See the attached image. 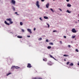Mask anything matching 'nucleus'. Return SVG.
I'll use <instances>...</instances> for the list:
<instances>
[{"mask_svg": "<svg viewBox=\"0 0 79 79\" xmlns=\"http://www.w3.org/2000/svg\"><path fill=\"white\" fill-rule=\"evenodd\" d=\"M15 14H16V15H19V14H18L17 12H15Z\"/></svg>", "mask_w": 79, "mask_h": 79, "instance_id": "obj_26", "label": "nucleus"}, {"mask_svg": "<svg viewBox=\"0 0 79 79\" xmlns=\"http://www.w3.org/2000/svg\"><path fill=\"white\" fill-rule=\"evenodd\" d=\"M48 6H49V3H48V4L46 5V7L47 8H48Z\"/></svg>", "mask_w": 79, "mask_h": 79, "instance_id": "obj_9", "label": "nucleus"}, {"mask_svg": "<svg viewBox=\"0 0 79 79\" xmlns=\"http://www.w3.org/2000/svg\"><path fill=\"white\" fill-rule=\"evenodd\" d=\"M53 0V1H55V0Z\"/></svg>", "mask_w": 79, "mask_h": 79, "instance_id": "obj_47", "label": "nucleus"}, {"mask_svg": "<svg viewBox=\"0 0 79 79\" xmlns=\"http://www.w3.org/2000/svg\"><path fill=\"white\" fill-rule=\"evenodd\" d=\"M67 2H69V0H66Z\"/></svg>", "mask_w": 79, "mask_h": 79, "instance_id": "obj_40", "label": "nucleus"}, {"mask_svg": "<svg viewBox=\"0 0 79 79\" xmlns=\"http://www.w3.org/2000/svg\"><path fill=\"white\" fill-rule=\"evenodd\" d=\"M60 43L61 44H62V41H60Z\"/></svg>", "mask_w": 79, "mask_h": 79, "instance_id": "obj_36", "label": "nucleus"}, {"mask_svg": "<svg viewBox=\"0 0 79 79\" xmlns=\"http://www.w3.org/2000/svg\"><path fill=\"white\" fill-rule=\"evenodd\" d=\"M27 68H32V66L31 65V64L29 63L27 64Z\"/></svg>", "mask_w": 79, "mask_h": 79, "instance_id": "obj_3", "label": "nucleus"}, {"mask_svg": "<svg viewBox=\"0 0 79 79\" xmlns=\"http://www.w3.org/2000/svg\"><path fill=\"white\" fill-rule=\"evenodd\" d=\"M59 10H60V11H62V10L61 9L59 8Z\"/></svg>", "mask_w": 79, "mask_h": 79, "instance_id": "obj_37", "label": "nucleus"}, {"mask_svg": "<svg viewBox=\"0 0 79 79\" xmlns=\"http://www.w3.org/2000/svg\"><path fill=\"white\" fill-rule=\"evenodd\" d=\"M50 10H51V11H52V13H54V11H53V9H52V8H51L50 9Z\"/></svg>", "mask_w": 79, "mask_h": 79, "instance_id": "obj_19", "label": "nucleus"}, {"mask_svg": "<svg viewBox=\"0 0 79 79\" xmlns=\"http://www.w3.org/2000/svg\"><path fill=\"white\" fill-rule=\"evenodd\" d=\"M45 1L44 0H41V2H44Z\"/></svg>", "mask_w": 79, "mask_h": 79, "instance_id": "obj_42", "label": "nucleus"}, {"mask_svg": "<svg viewBox=\"0 0 79 79\" xmlns=\"http://www.w3.org/2000/svg\"><path fill=\"white\" fill-rule=\"evenodd\" d=\"M43 61H47V59H46L45 58L44 59H43Z\"/></svg>", "mask_w": 79, "mask_h": 79, "instance_id": "obj_13", "label": "nucleus"}, {"mask_svg": "<svg viewBox=\"0 0 79 79\" xmlns=\"http://www.w3.org/2000/svg\"><path fill=\"white\" fill-rule=\"evenodd\" d=\"M78 16H79V15H78Z\"/></svg>", "mask_w": 79, "mask_h": 79, "instance_id": "obj_45", "label": "nucleus"}, {"mask_svg": "<svg viewBox=\"0 0 79 79\" xmlns=\"http://www.w3.org/2000/svg\"><path fill=\"white\" fill-rule=\"evenodd\" d=\"M42 38H40L38 39V40H42Z\"/></svg>", "mask_w": 79, "mask_h": 79, "instance_id": "obj_32", "label": "nucleus"}, {"mask_svg": "<svg viewBox=\"0 0 79 79\" xmlns=\"http://www.w3.org/2000/svg\"><path fill=\"white\" fill-rule=\"evenodd\" d=\"M72 31L73 33H76L77 32V31L76 30L75 28H73L72 30Z\"/></svg>", "mask_w": 79, "mask_h": 79, "instance_id": "obj_4", "label": "nucleus"}, {"mask_svg": "<svg viewBox=\"0 0 79 79\" xmlns=\"http://www.w3.org/2000/svg\"><path fill=\"white\" fill-rule=\"evenodd\" d=\"M46 42H48V40H47V39L46 40Z\"/></svg>", "mask_w": 79, "mask_h": 79, "instance_id": "obj_33", "label": "nucleus"}, {"mask_svg": "<svg viewBox=\"0 0 79 79\" xmlns=\"http://www.w3.org/2000/svg\"><path fill=\"white\" fill-rule=\"evenodd\" d=\"M27 30L28 31V32H29L30 34H32V31H31V30L28 29Z\"/></svg>", "mask_w": 79, "mask_h": 79, "instance_id": "obj_8", "label": "nucleus"}, {"mask_svg": "<svg viewBox=\"0 0 79 79\" xmlns=\"http://www.w3.org/2000/svg\"><path fill=\"white\" fill-rule=\"evenodd\" d=\"M75 23H77V22H75Z\"/></svg>", "mask_w": 79, "mask_h": 79, "instance_id": "obj_46", "label": "nucleus"}, {"mask_svg": "<svg viewBox=\"0 0 79 79\" xmlns=\"http://www.w3.org/2000/svg\"><path fill=\"white\" fill-rule=\"evenodd\" d=\"M66 12H68V13H71V11H69V10H67L66 11Z\"/></svg>", "mask_w": 79, "mask_h": 79, "instance_id": "obj_12", "label": "nucleus"}, {"mask_svg": "<svg viewBox=\"0 0 79 79\" xmlns=\"http://www.w3.org/2000/svg\"><path fill=\"white\" fill-rule=\"evenodd\" d=\"M39 1H37L36 3V6H37L38 8H40V5H39Z\"/></svg>", "mask_w": 79, "mask_h": 79, "instance_id": "obj_2", "label": "nucleus"}, {"mask_svg": "<svg viewBox=\"0 0 79 79\" xmlns=\"http://www.w3.org/2000/svg\"><path fill=\"white\" fill-rule=\"evenodd\" d=\"M64 39H66V36H64Z\"/></svg>", "mask_w": 79, "mask_h": 79, "instance_id": "obj_38", "label": "nucleus"}, {"mask_svg": "<svg viewBox=\"0 0 79 79\" xmlns=\"http://www.w3.org/2000/svg\"><path fill=\"white\" fill-rule=\"evenodd\" d=\"M12 68H15L16 69H19V68H20V67H19L15 66H12Z\"/></svg>", "mask_w": 79, "mask_h": 79, "instance_id": "obj_6", "label": "nucleus"}, {"mask_svg": "<svg viewBox=\"0 0 79 79\" xmlns=\"http://www.w3.org/2000/svg\"><path fill=\"white\" fill-rule=\"evenodd\" d=\"M70 62H68L67 63H66V64H67V65H68V64H69V63Z\"/></svg>", "mask_w": 79, "mask_h": 79, "instance_id": "obj_25", "label": "nucleus"}, {"mask_svg": "<svg viewBox=\"0 0 79 79\" xmlns=\"http://www.w3.org/2000/svg\"><path fill=\"white\" fill-rule=\"evenodd\" d=\"M44 19H48V17H47L44 16Z\"/></svg>", "mask_w": 79, "mask_h": 79, "instance_id": "obj_15", "label": "nucleus"}, {"mask_svg": "<svg viewBox=\"0 0 79 79\" xmlns=\"http://www.w3.org/2000/svg\"><path fill=\"white\" fill-rule=\"evenodd\" d=\"M48 65H49V66H51L52 65V64H50L49 63H48Z\"/></svg>", "mask_w": 79, "mask_h": 79, "instance_id": "obj_20", "label": "nucleus"}, {"mask_svg": "<svg viewBox=\"0 0 79 79\" xmlns=\"http://www.w3.org/2000/svg\"><path fill=\"white\" fill-rule=\"evenodd\" d=\"M76 52H79V50H78V49H76Z\"/></svg>", "mask_w": 79, "mask_h": 79, "instance_id": "obj_29", "label": "nucleus"}, {"mask_svg": "<svg viewBox=\"0 0 79 79\" xmlns=\"http://www.w3.org/2000/svg\"><path fill=\"white\" fill-rule=\"evenodd\" d=\"M64 61H66V60L64 59Z\"/></svg>", "mask_w": 79, "mask_h": 79, "instance_id": "obj_44", "label": "nucleus"}, {"mask_svg": "<svg viewBox=\"0 0 79 79\" xmlns=\"http://www.w3.org/2000/svg\"><path fill=\"white\" fill-rule=\"evenodd\" d=\"M75 37H76V36H72V39H74V38H75Z\"/></svg>", "mask_w": 79, "mask_h": 79, "instance_id": "obj_23", "label": "nucleus"}, {"mask_svg": "<svg viewBox=\"0 0 79 79\" xmlns=\"http://www.w3.org/2000/svg\"><path fill=\"white\" fill-rule=\"evenodd\" d=\"M50 57H51V58H53V59H54V60L55 59V58H54V57H53V56H52L51 55H50Z\"/></svg>", "mask_w": 79, "mask_h": 79, "instance_id": "obj_11", "label": "nucleus"}, {"mask_svg": "<svg viewBox=\"0 0 79 79\" xmlns=\"http://www.w3.org/2000/svg\"><path fill=\"white\" fill-rule=\"evenodd\" d=\"M67 6L68 7H71V5L70 4H68L67 5Z\"/></svg>", "mask_w": 79, "mask_h": 79, "instance_id": "obj_10", "label": "nucleus"}, {"mask_svg": "<svg viewBox=\"0 0 79 79\" xmlns=\"http://www.w3.org/2000/svg\"><path fill=\"white\" fill-rule=\"evenodd\" d=\"M64 56H69L68 55H66L65 54H64L63 55Z\"/></svg>", "mask_w": 79, "mask_h": 79, "instance_id": "obj_22", "label": "nucleus"}, {"mask_svg": "<svg viewBox=\"0 0 79 79\" xmlns=\"http://www.w3.org/2000/svg\"><path fill=\"white\" fill-rule=\"evenodd\" d=\"M20 25H21V26H23V22H20Z\"/></svg>", "mask_w": 79, "mask_h": 79, "instance_id": "obj_18", "label": "nucleus"}, {"mask_svg": "<svg viewBox=\"0 0 79 79\" xmlns=\"http://www.w3.org/2000/svg\"><path fill=\"white\" fill-rule=\"evenodd\" d=\"M11 74V72H9V73H7V74L6 75V76H8V75H10V74Z\"/></svg>", "mask_w": 79, "mask_h": 79, "instance_id": "obj_17", "label": "nucleus"}, {"mask_svg": "<svg viewBox=\"0 0 79 79\" xmlns=\"http://www.w3.org/2000/svg\"><path fill=\"white\" fill-rule=\"evenodd\" d=\"M47 25H48V28L49 27H50V25H49V24L48 23H47Z\"/></svg>", "mask_w": 79, "mask_h": 79, "instance_id": "obj_30", "label": "nucleus"}, {"mask_svg": "<svg viewBox=\"0 0 79 79\" xmlns=\"http://www.w3.org/2000/svg\"><path fill=\"white\" fill-rule=\"evenodd\" d=\"M17 37L18 38H19V39H21V38H23V37L22 36H18Z\"/></svg>", "mask_w": 79, "mask_h": 79, "instance_id": "obj_14", "label": "nucleus"}, {"mask_svg": "<svg viewBox=\"0 0 79 79\" xmlns=\"http://www.w3.org/2000/svg\"><path fill=\"white\" fill-rule=\"evenodd\" d=\"M13 10L14 11H15V8L13 7Z\"/></svg>", "mask_w": 79, "mask_h": 79, "instance_id": "obj_28", "label": "nucleus"}, {"mask_svg": "<svg viewBox=\"0 0 79 79\" xmlns=\"http://www.w3.org/2000/svg\"><path fill=\"white\" fill-rule=\"evenodd\" d=\"M6 20L7 21H10V24H13V22L11 21H12V19L11 18H9V19H6Z\"/></svg>", "mask_w": 79, "mask_h": 79, "instance_id": "obj_1", "label": "nucleus"}, {"mask_svg": "<svg viewBox=\"0 0 79 79\" xmlns=\"http://www.w3.org/2000/svg\"><path fill=\"white\" fill-rule=\"evenodd\" d=\"M56 32V30H54L53 31V32Z\"/></svg>", "mask_w": 79, "mask_h": 79, "instance_id": "obj_35", "label": "nucleus"}, {"mask_svg": "<svg viewBox=\"0 0 79 79\" xmlns=\"http://www.w3.org/2000/svg\"><path fill=\"white\" fill-rule=\"evenodd\" d=\"M68 47H69V48H70V47H71V45H68Z\"/></svg>", "mask_w": 79, "mask_h": 79, "instance_id": "obj_34", "label": "nucleus"}, {"mask_svg": "<svg viewBox=\"0 0 79 79\" xmlns=\"http://www.w3.org/2000/svg\"><path fill=\"white\" fill-rule=\"evenodd\" d=\"M27 37H30V35H27Z\"/></svg>", "mask_w": 79, "mask_h": 79, "instance_id": "obj_41", "label": "nucleus"}, {"mask_svg": "<svg viewBox=\"0 0 79 79\" xmlns=\"http://www.w3.org/2000/svg\"><path fill=\"white\" fill-rule=\"evenodd\" d=\"M73 63H71L70 64H69V66H73Z\"/></svg>", "mask_w": 79, "mask_h": 79, "instance_id": "obj_16", "label": "nucleus"}, {"mask_svg": "<svg viewBox=\"0 0 79 79\" xmlns=\"http://www.w3.org/2000/svg\"><path fill=\"white\" fill-rule=\"evenodd\" d=\"M51 48V47L50 46H49L48 47V49H50V48Z\"/></svg>", "mask_w": 79, "mask_h": 79, "instance_id": "obj_21", "label": "nucleus"}, {"mask_svg": "<svg viewBox=\"0 0 79 79\" xmlns=\"http://www.w3.org/2000/svg\"><path fill=\"white\" fill-rule=\"evenodd\" d=\"M40 19L41 20V21H42V18L41 17L40 18Z\"/></svg>", "mask_w": 79, "mask_h": 79, "instance_id": "obj_31", "label": "nucleus"}, {"mask_svg": "<svg viewBox=\"0 0 79 79\" xmlns=\"http://www.w3.org/2000/svg\"><path fill=\"white\" fill-rule=\"evenodd\" d=\"M21 30H22V32H24V29H22Z\"/></svg>", "mask_w": 79, "mask_h": 79, "instance_id": "obj_27", "label": "nucleus"}, {"mask_svg": "<svg viewBox=\"0 0 79 79\" xmlns=\"http://www.w3.org/2000/svg\"><path fill=\"white\" fill-rule=\"evenodd\" d=\"M78 65L79 66V63H78Z\"/></svg>", "mask_w": 79, "mask_h": 79, "instance_id": "obj_43", "label": "nucleus"}, {"mask_svg": "<svg viewBox=\"0 0 79 79\" xmlns=\"http://www.w3.org/2000/svg\"><path fill=\"white\" fill-rule=\"evenodd\" d=\"M36 29L35 28H34L33 30L34 31H35V30Z\"/></svg>", "mask_w": 79, "mask_h": 79, "instance_id": "obj_39", "label": "nucleus"}, {"mask_svg": "<svg viewBox=\"0 0 79 79\" xmlns=\"http://www.w3.org/2000/svg\"><path fill=\"white\" fill-rule=\"evenodd\" d=\"M11 3L13 5H15V3H16V2L14 0H12L11 1Z\"/></svg>", "mask_w": 79, "mask_h": 79, "instance_id": "obj_5", "label": "nucleus"}, {"mask_svg": "<svg viewBox=\"0 0 79 79\" xmlns=\"http://www.w3.org/2000/svg\"><path fill=\"white\" fill-rule=\"evenodd\" d=\"M4 23L6 25H8V26H10V23H7L6 21H5L4 22Z\"/></svg>", "mask_w": 79, "mask_h": 79, "instance_id": "obj_7", "label": "nucleus"}, {"mask_svg": "<svg viewBox=\"0 0 79 79\" xmlns=\"http://www.w3.org/2000/svg\"><path fill=\"white\" fill-rule=\"evenodd\" d=\"M50 45H53V44L52 43H49Z\"/></svg>", "mask_w": 79, "mask_h": 79, "instance_id": "obj_24", "label": "nucleus"}]
</instances>
